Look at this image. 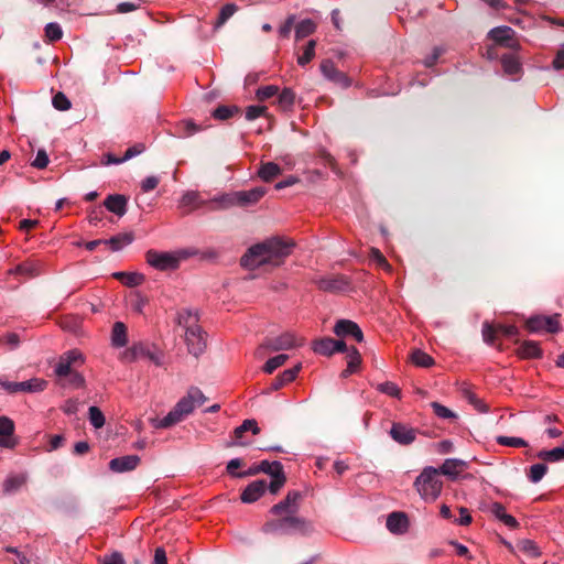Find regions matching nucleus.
Wrapping results in <instances>:
<instances>
[{
  "label": "nucleus",
  "mask_w": 564,
  "mask_h": 564,
  "mask_svg": "<svg viewBox=\"0 0 564 564\" xmlns=\"http://www.w3.org/2000/svg\"><path fill=\"white\" fill-rule=\"evenodd\" d=\"M207 401V398L197 387H191L187 393L178 400L174 408L160 421H154V426L158 429H167L180 422L186 416L192 414L194 410L202 406Z\"/></svg>",
  "instance_id": "f03ea898"
},
{
  "label": "nucleus",
  "mask_w": 564,
  "mask_h": 564,
  "mask_svg": "<svg viewBox=\"0 0 564 564\" xmlns=\"http://www.w3.org/2000/svg\"><path fill=\"white\" fill-rule=\"evenodd\" d=\"M279 94V87L275 85H268L258 88L256 97L259 101H264Z\"/></svg>",
  "instance_id": "3c124183"
},
{
  "label": "nucleus",
  "mask_w": 564,
  "mask_h": 564,
  "mask_svg": "<svg viewBox=\"0 0 564 564\" xmlns=\"http://www.w3.org/2000/svg\"><path fill=\"white\" fill-rule=\"evenodd\" d=\"M111 343L115 347H123L128 343L127 326L122 322H116L111 330Z\"/></svg>",
  "instance_id": "7c9ffc66"
},
{
  "label": "nucleus",
  "mask_w": 564,
  "mask_h": 564,
  "mask_svg": "<svg viewBox=\"0 0 564 564\" xmlns=\"http://www.w3.org/2000/svg\"><path fill=\"white\" fill-rule=\"evenodd\" d=\"M52 104L55 109L61 111L68 110L72 106L69 99L63 93H57L54 95Z\"/></svg>",
  "instance_id": "6e6d98bb"
},
{
  "label": "nucleus",
  "mask_w": 564,
  "mask_h": 564,
  "mask_svg": "<svg viewBox=\"0 0 564 564\" xmlns=\"http://www.w3.org/2000/svg\"><path fill=\"white\" fill-rule=\"evenodd\" d=\"M89 421L95 429H100L105 425V415L99 408L95 405L89 408Z\"/></svg>",
  "instance_id": "09e8293b"
},
{
  "label": "nucleus",
  "mask_w": 564,
  "mask_h": 564,
  "mask_svg": "<svg viewBox=\"0 0 564 564\" xmlns=\"http://www.w3.org/2000/svg\"><path fill=\"white\" fill-rule=\"evenodd\" d=\"M334 333L339 337H354L358 343L364 340V334L357 323L350 319H339L334 326Z\"/></svg>",
  "instance_id": "4468645a"
},
{
  "label": "nucleus",
  "mask_w": 564,
  "mask_h": 564,
  "mask_svg": "<svg viewBox=\"0 0 564 564\" xmlns=\"http://www.w3.org/2000/svg\"><path fill=\"white\" fill-rule=\"evenodd\" d=\"M289 356L281 354L275 357L270 358L263 366V371L265 373H272L276 368L283 366L288 360Z\"/></svg>",
  "instance_id": "49530a36"
},
{
  "label": "nucleus",
  "mask_w": 564,
  "mask_h": 564,
  "mask_svg": "<svg viewBox=\"0 0 564 564\" xmlns=\"http://www.w3.org/2000/svg\"><path fill=\"white\" fill-rule=\"evenodd\" d=\"M134 240L132 231L118 234L110 239H105V245H108L112 251H119L123 247L130 245Z\"/></svg>",
  "instance_id": "bb28decb"
},
{
  "label": "nucleus",
  "mask_w": 564,
  "mask_h": 564,
  "mask_svg": "<svg viewBox=\"0 0 564 564\" xmlns=\"http://www.w3.org/2000/svg\"><path fill=\"white\" fill-rule=\"evenodd\" d=\"M238 199L239 206H248L259 202L267 193L264 187H254L250 191H239Z\"/></svg>",
  "instance_id": "b1692460"
},
{
  "label": "nucleus",
  "mask_w": 564,
  "mask_h": 564,
  "mask_svg": "<svg viewBox=\"0 0 564 564\" xmlns=\"http://www.w3.org/2000/svg\"><path fill=\"white\" fill-rule=\"evenodd\" d=\"M501 64L505 73L508 75H517L521 70L519 58L511 54H505L501 57Z\"/></svg>",
  "instance_id": "f704fd0d"
},
{
  "label": "nucleus",
  "mask_w": 564,
  "mask_h": 564,
  "mask_svg": "<svg viewBox=\"0 0 564 564\" xmlns=\"http://www.w3.org/2000/svg\"><path fill=\"white\" fill-rule=\"evenodd\" d=\"M361 364V356L356 347H350L347 354V367L358 370Z\"/></svg>",
  "instance_id": "5fc2aeb1"
},
{
  "label": "nucleus",
  "mask_w": 564,
  "mask_h": 564,
  "mask_svg": "<svg viewBox=\"0 0 564 564\" xmlns=\"http://www.w3.org/2000/svg\"><path fill=\"white\" fill-rule=\"evenodd\" d=\"M313 350L316 354L323 355V356H330L334 354V339L330 337H324L321 339H317L313 344Z\"/></svg>",
  "instance_id": "e433bc0d"
},
{
  "label": "nucleus",
  "mask_w": 564,
  "mask_h": 564,
  "mask_svg": "<svg viewBox=\"0 0 564 564\" xmlns=\"http://www.w3.org/2000/svg\"><path fill=\"white\" fill-rule=\"evenodd\" d=\"M315 47L316 41L310 40L306 46L304 47L303 54L297 56V64L300 66H305L308 64L315 56Z\"/></svg>",
  "instance_id": "c03bdc74"
},
{
  "label": "nucleus",
  "mask_w": 564,
  "mask_h": 564,
  "mask_svg": "<svg viewBox=\"0 0 564 564\" xmlns=\"http://www.w3.org/2000/svg\"><path fill=\"white\" fill-rule=\"evenodd\" d=\"M517 354L523 359H536L542 357V349L540 348L538 341L524 340L520 343L517 349Z\"/></svg>",
  "instance_id": "5701e85b"
},
{
  "label": "nucleus",
  "mask_w": 564,
  "mask_h": 564,
  "mask_svg": "<svg viewBox=\"0 0 564 564\" xmlns=\"http://www.w3.org/2000/svg\"><path fill=\"white\" fill-rule=\"evenodd\" d=\"M547 469L549 468L545 464H534L530 467L528 477L532 482H539L547 473Z\"/></svg>",
  "instance_id": "de8ad7c7"
},
{
  "label": "nucleus",
  "mask_w": 564,
  "mask_h": 564,
  "mask_svg": "<svg viewBox=\"0 0 564 564\" xmlns=\"http://www.w3.org/2000/svg\"><path fill=\"white\" fill-rule=\"evenodd\" d=\"M145 150V145L143 143H137L130 148H128L122 156V160L128 161L139 154H141Z\"/></svg>",
  "instance_id": "338daca9"
},
{
  "label": "nucleus",
  "mask_w": 564,
  "mask_h": 564,
  "mask_svg": "<svg viewBox=\"0 0 564 564\" xmlns=\"http://www.w3.org/2000/svg\"><path fill=\"white\" fill-rule=\"evenodd\" d=\"M516 32L510 26H497L489 31L488 37L496 44L505 46L510 37L514 36Z\"/></svg>",
  "instance_id": "393cba45"
},
{
  "label": "nucleus",
  "mask_w": 564,
  "mask_h": 564,
  "mask_svg": "<svg viewBox=\"0 0 564 564\" xmlns=\"http://www.w3.org/2000/svg\"><path fill=\"white\" fill-rule=\"evenodd\" d=\"M45 36L47 37V40L50 42H56V41L61 40L63 36V31H62V28L59 26V24L54 23V22L46 24Z\"/></svg>",
  "instance_id": "8fccbe9b"
},
{
  "label": "nucleus",
  "mask_w": 564,
  "mask_h": 564,
  "mask_svg": "<svg viewBox=\"0 0 564 564\" xmlns=\"http://www.w3.org/2000/svg\"><path fill=\"white\" fill-rule=\"evenodd\" d=\"M184 340L188 352L197 358L206 349L207 334L203 330L202 326L198 325L185 330Z\"/></svg>",
  "instance_id": "0eeeda50"
},
{
  "label": "nucleus",
  "mask_w": 564,
  "mask_h": 564,
  "mask_svg": "<svg viewBox=\"0 0 564 564\" xmlns=\"http://www.w3.org/2000/svg\"><path fill=\"white\" fill-rule=\"evenodd\" d=\"M139 464L140 457L138 455H127L111 459L109 468L115 473H126L135 469Z\"/></svg>",
  "instance_id": "f3484780"
},
{
  "label": "nucleus",
  "mask_w": 564,
  "mask_h": 564,
  "mask_svg": "<svg viewBox=\"0 0 564 564\" xmlns=\"http://www.w3.org/2000/svg\"><path fill=\"white\" fill-rule=\"evenodd\" d=\"M259 465V469L261 473L268 474L272 477V480L269 485V490L271 494L275 495L286 482V476L283 470V466L280 462H268L262 460Z\"/></svg>",
  "instance_id": "423d86ee"
},
{
  "label": "nucleus",
  "mask_w": 564,
  "mask_h": 564,
  "mask_svg": "<svg viewBox=\"0 0 564 564\" xmlns=\"http://www.w3.org/2000/svg\"><path fill=\"white\" fill-rule=\"evenodd\" d=\"M269 486L265 480L250 482L241 492L240 499L243 503H252L263 496Z\"/></svg>",
  "instance_id": "2eb2a0df"
},
{
  "label": "nucleus",
  "mask_w": 564,
  "mask_h": 564,
  "mask_svg": "<svg viewBox=\"0 0 564 564\" xmlns=\"http://www.w3.org/2000/svg\"><path fill=\"white\" fill-rule=\"evenodd\" d=\"M42 272V264L36 260H26L20 264H18L14 269L10 271L13 274H20L28 279L39 276Z\"/></svg>",
  "instance_id": "aec40b11"
},
{
  "label": "nucleus",
  "mask_w": 564,
  "mask_h": 564,
  "mask_svg": "<svg viewBox=\"0 0 564 564\" xmlns=\"http://www.w3.org/2000/svg\"><path fill=\"white\" fill-rule=\"evenodd\" d=\"M319 290L324 292L337 293L348 289L349 279L341 274H333L319 278L315 281Z\"/></svg>",
  "instance_id": "9d476101"
},
{
  "label": "nucleus",
  "mask_w": 564,
  "mask_h": 564,
  "mask_svg": "<svg viewBox=\"0 0 564 564\" xmlns=\"http://www.w3.org/2000/svg\"><path fill=\"white\" fill-rule=\"evenodd\" d=\"M321 72L322 74L330 82L338 84L343 87H349L350 80L347 75L340 72L334 64L332 59H324L321 63Z\"/></svg>",
  "instance_id": "ddd939ff"
},
{
  "label": "nucleus",
  "mask_w": 564,
  "mask_h": 564,
  "mask_svg": "<svg viewBox=\"0 0 564 564\" xmlns=\"http://www.w3.org/2000/svg\"><path fill=\"white\" fill-rule=\"evenodd\" d=\"M199 194L197 192H186L181 198L182 207H197L199 205Z\"/></svg>",
  "instance_id": "4d7b16f0"
},
{
  "label": "nucleus",
  "mask_w": 564,
  "mask_h": 564,
  "mask_svg": "<svg viewBox=\"0 0 564 564\" xmlns=\"http://www.w3.org/2000/svg\"><path fill=\"white\" fill-rule=\"evenodd\" d=\"M387 529L393 534H404L409 530V518L404 512L394 511L387 518Z\"/></svg>",
  "instance_id": "dca6fc26"
},
{
  "label": "nucleus",
  "mask_w": 564,
  "mask_h": 564,
  "mask_svg": "<svg viewBox=\"0 0 564 564\" xmlns=\"http://www.w3.org/2000/svg\"><path fill=\"white\" fill-rule=\"evenodd\" d=\"M467 463L458 458H447L438 468L440 475L456 478L465 468Z\"/></svg>",
  "instance_id": "412c9836"
},
{
  "label": "nucleus",
  "mask_w": 564,
  "mask_h": 564,
  "mask_svg": "<svg viewBox=\"0 0 564 564\" xmlns=\"http://www.w3.org/2000/svg\"><path fill=\"white\" fill-rule=\"evenodd\" d=\"M414 487L425 501L436 500L443 488L438 469L431 466L425 467L416 477Z\"/></svg>",
  "instance_id": "20e7f679"
},
{
  "label": "nucleus",
  "mask_w": 564,
  "mask_h": 564,
  "mask_svg": "<svg viewBox=\"0 0 564 564\" xmlns=\"http://www.w3.org/2000/svg\"><path fill=\"white\" fill-rule=\"evenodd\" d=\"M525 327L531 333H538L540 330L557 333L560 330L558 315L532 316L525 322Z\"/></svg>",
  "instance_id": "1a4fd4ad"
},
{
  "label": "nucleus",
  "mask_w": 564,
  "mask_h": 564,
  "mask_svg": "<svg viewBox=\"0 0 564 564\" xmlns=\"http://www.w3.org/2000/svg\"><path fill=\"white\" fill-rule=\"evenodd\" d=\"M26 481L23 475H11L3 482V494L11 495L18 491Z\"/></svg>",
  "instance_id": "72a5a7b5"
},
{
  "label": "nucleus",
  "mask_w": 564,
  "mask_h": 564,
  "mask_svg": "<svg viewBox=\"0 0 564 564\" xmlns=\"http://www.w3.org/2000/svg\"><path fill=\"white\" fill-rule=\"evenodd\" d=\"M143 354H140V358H148L156 366L162 365V356L155 351H152L148 346L142 344Z\"/></svg>",
  "instance_id": "0e129e2a"
},
{
  "label": "nucleus",
  "mask_w": 564,
  "mask_h": 564,
  "mask_svg": "<svg viewBox=\"0 0 564 564\" xmlns=\"http://www.w3.org/2000/svg\"><path fill=\"white\" fill-rule=\"evenodd\" d=\"M140 354H143L142 344H137L133 345L131 348L127 349L123 352L122 358L126 361L132 362L140 358Z\"/></svg>",
  "instance_id": "bf43d9fd"
},
{
  "label": "nucleus",
  "mask_w": 564,
  "mask_h": 564,
  "mask_svg": "<svg viewBox=\"0 0 564 564\" xmlns=\"http://www.w3.org/2000/svg\"><path fill=\"white\" fill-rule=\"evenodd\" d=\"M282 169L274 162L262 163L259 167L258 175L264 182H271L281 175Z\"/></svg>",
  "instance_id": "c756f323"
},
{
  "label": "nucleus",
  "mask_w": 564,
  "mask_h": 564,
  "mask_svg": "<svg viewBox=\"0 0 564 564\" xmlns=\"http://www.w3.org/2000/svg\"><path fill=\"white\" fill-rule=\"evenodd\" d=\"M267 111L265 106H249L246 110V119L251 121L260 116H263Z\"/></svg>",
  "instance_id": "69168bd1"
},
{
  "label": "nucleus",
  "mask_w": 564,
  "mask_h": 564,
  "mask_svg": "<svg viewBox=\"0 0 564 564\" xmlns=\"http://www.w3.org/2000/svg\"><path fill=\"white\" fill-rule=\"evenodd\" d=\"M538 457L544 462H550V463L564 460V447L560 446V447H555L550 451H546V449L540 451L538 453Z\"/></svg>",
  "instance_id": "4c0bfd02"
},
{
  "label": "nucleus",
  "mask_w": 564,
  "mask_h": 564,
  "mask_svg": "<svg viewBox=\"0 0 564 564\" xmlns=\"http://www.w3.org/2000/svg\"><path fill=\"white\" fill-rule=\"evenodd\" d=\"M282 110H289L295 102V93L291 88H284L279 95L276 100Z\"/></svg>",
  "instance_id": "58836bf2"
},
{
  "label": "nucleus",
  "mask_w": 564,
  "mask_h": 564,
  "mask_svg": "<svg viewBox=\"0 0 564 564\" xmlns=\"http://www.w3.org/2000/svg\"><path fill=\"white\" fill-rule=\"evenodd\" d=\"M297 345H302V340L297 343L296 337L291 333H284L278 337L265 338L262 345L257 349V354L260 355L263 349L271 351L288 350Z\"/></svg>",
  "instance_id": "6e6552de"
},
{
  "label": "nucleus",
  "mask_w": 564,
  "mask_h": 564,
  "mask_svg": "<svg viewBox=\"0 0 564 564\" xmlns=\"http://www.w3.org/2000/svg\"><path fill=\"white\" fill-rule=\"evenodd\" d=\"M147 262L156 270H175L180 265V258L172 252H161L150 249L145 253Z\"/></svg>",
  "instance_id": "39448f33"
},
{
  "label": "nucleus",
  "mask_w": 564,
  "mask_h": 564,
  "mask_svg": "<svg viewBox=\"0 0 564 564\" xmlns=\"http://www.w3.org/2000/svg\"><path fill=\"white\" fill-rule=\"evenodd\" d=\"M104 564H126L124 558L120 552H113L110 555H105Z\"/></svg>",
  "instance_id": "774afa93"
},
{
  "label": "nucleus",
  "mask_w": 564,
  "mask_h": 564,
  "mask_svg": "<svg viewBox=\"0 0 564 564\" xmlns=\"http://www.w3.org/2000/svg\"><path fill=\"white\" fill-rule=\"evenodd\" d=\"M518 549L529 557H538L541 554L539 546L532 540H521L518 543Z\"/></svg>",
  "instance_id": "a18cd8bd"
},
{
  "label": "nucleus",
  "mask_w": 564,
  "mask_h": 564,
  "mask_svg": "<svg viewBox=\"0 0 564 564\" xmlns=\"http://www.w3.org/2000/svg\"><path fill=\"white\" fill-rule=\"evenodd\" d=\"M497 443L502 446L527 447L528 443L521 437L498 436Z\"/></svg>",
  "instance_id": "603ef678"
},
{
  "label": "nucleus",
  "mask_w": 564,
  "mask_h": 564,
  "mask_svg": "<svg viewBox=\"0 0 564 564\" xmlns=\"http://www.w3.org/2000/svg\"><path fill=\"white\" fill-rule=\"evenodd\" d=\"M50 160L45 150L40 149L36 153V158L32 162V166L39 170H43L47 166Z\"/></svg>",
  "instance_id": "680f3d73"
},
{
  "label": "nucleus",
  "mask_w": 564,
  "mask_h": 564,
  "mask_svg": "<svg viewBox=\"0 0 564 564\" xmlns=\"http://www.w3.org/2000/svg\"><path fill=\"white\" fill-rule=\"evenodd\" d=\"M128 198L121 194H110L104 200V206L110 213L122 217L127 213Z\"/></svg>",
  "instance_id": "a211bd4d"
},
{
  "label": "nucleus",
  "mask_w": 564,
  "mask_h": 564,
  "mask_svg": "<svg viewBox=\"0 0 564 564\" xmlns=\"http://www.w3.org/2000/svg\"><path fill=\"white\" fill-rule=\"evenodd\" d=\"M218 202L220 203L223 208H229L232 206H239L238 193H231L223 195Z\"/></svg>",
  "instance_id": "e2e57ef3"
},
{
  "label": "nucleus",
  "mask_w": 564,
  "mask_h": 564,
  "mask_svg": "<svg viewBox=\"0 0 564 564\" xmlns=\"http://www.w3.org/2000/svg\"><path fill=\"white\" fill-rule=\"evenodd\" d=\"M248 431H251L253 435H258L260 433V429L254 419L245 420L241 423V425L237 426L234 430L235 442L232 443V445L245 446L246 444L243 442H241V438L243 437L245 433Z\"/></svg>",
  "instance_id": "4be33fe9"
},
{
  "label": "nucleus",
  "mask_w": 564,
  "mask_h": 564,
  "mask_svg": "<svg viewBox=\"0 0 564 564\" xmlns=\"http://www.w3.org/2000/svg\"><path fill=\"white\" fill-rule=\"evenodd\" d=\"M14 423L7 416H0V446L11 448L15 445L12 436Z\"/></svg>",
  "instance_id": "6ab92c4d"
},
{
  "label": "nucleus",
  "mask_w": 564,
  "mask_h": 564,
  "mask_svg": "<svg viewBox=\"0 0 564 564\" xmlns=\"http://www.w3.org/2000/svg\"><path fill=\"white\" fill-rule=\"evenodd\" d=\"M432 409L434 410V413L442 419H453L456 417L455 413L452 412L446 406L442 405L438 402H432L431 403Z\"/></svg>",
  "instance_id": "052dcab7"
},
{
  "label": "nucleus",
  "mask_w": 564,
  "mask_h": 564,
  "mask_svg": "<svg viewBox=\"0 0 564 564\" xmlns=\"http://www.w3.org/2000/svg\"><path fill=\"white\" fill-rule=\"evenodd\" d=\"M239 113L240 108L238 106L219 105L212 111V117L216 120L225 121Z\"/></svg>",
  "instance_id": "2f4dec72"
},
{
  "label": "nucleus",
  "mask_w": 564,
  "mask_h": 564,
  "mask_svg": "<svg viewBox=\"0 0 564 564\" xmlns=\"http://www.w3.org/2000/svg\"><path fill=\"white\" fill-rule=\"evenodd\" d=\"M276 519L267 521L262 531L264 533L308 534L312 531V524L296 513L276 516Z\"/></svg>",
  "instance_id": "7ed1b4c3"
},
{
  "label": "nucleus",
  "mask_w": 564,
  "mask_h": 564,
  "mask_svg": "<svg viewBox=\"0 0 564 564\" xmlns=\"http://www.w3.org/2000/svg\"><path fill=\"white\" fill-rule=\"evenodd\" d=\"M389 434L391 438L400 445H410L415 441L417 430L406 424L394 422L392 423Z\"/></svg>",
  "instance_id": "f8f14e48"
},
{
  "label": "nucleus",
  "mask_w": 564,
  "mask_h": 564,
  "mask_svg": "<svg viewBox=\"0 0 564 564\" xmlns=\"http://www.w3.org/2000/svg\"><path fill=\"white\" fill-rule=\"evenodd\" d=\"M112 276L122 284L133 288L140 285L144 281V275L138 272H115Z\"/></svg>",
  "instance_id": "c85d7f7f"
},
{
  "label": "nucleus",
  "mask_w": 564,
  "mask_h": 564,
  "mask_svg": "<svg viewBox=\"0 0 564 564\" xmlns=\"http://www.w3.org/2000/svg\"><path fill=\"white\" fill-rule=\"evenodd\" d=\"M316 30V24L311 19L302 20L296 26H295V39L296 41H300L311 34H313Z\"/></svg>",
  "instance_id": "c9c22d12"
},
{
  "label": "nucleus",
  "mask_w": 564,
  "mask_h": 564,
  "mask_svg": "<svg viewBox=\"0 0 564 564\" xmlns=\"http://www.w3.org/2000/svg\"><path fill=\"white\" fill-rule=\"evenodd\" d=\"M199 316L197 312H193L191 310H182L177 312L176 315V323L177 325L184 327L185 330L189 329L191 327L198 326Z\"/></svg>",
  "instance_id": "cd10ccee"
},
{
  "label": "nucleus",
  "mask_w": 564,
  "mask_h": 564,
  "mask_svg": "<svg viewBox=\"0 0 564 564\" xmlns=\"http://www.w3.org/2000/svg\"><path fill=\"white\" fill-rule=\"evenodd\" d=\"M72 366L73 365H70V361H68V359L64 358V356L62 355L56 365L55 373L61 378L67 377L69 373L73 372Z\"/></svg>",
  "instance_id": "13d9d810"
},
{
  "label": "nucleus",
  "mask_w": 564,
  "mask_h": 564,
  "mask_svg": "<svg viewBox=\"0 0 564 564\" xmlns=\"http://www.w3.org/2000/svg\"><path fill=\"white\" fill-rule=\"evenodd\" d=\"M238 10V7L235 3L225 4L218 15V19L215 23V28L218 29L224 25L229 18H231Z\"/></svg>",
  "instance_id": "37998d69"
},
{
  "label": "nucleus",
  "mask_w": 564,
  "mask_h": 564,
  "mask_svg": "<svg viewBox=\"0 0 564 564\" xmlns=\"http://www.w3.org/2000/svg\"><path fill=\"white\" fill-rule=\"evenodd\" d=\"M202 130H203V128L200 126L196 124L191 119L183 120V121L178 122L176 126V133L181 138L192 137L193 134H195Z\"/></svg>",
  "instance_id": "473e14b6"
},
{
  "label": "nucleus",
  "mask_w": 564,
  "mask_h": 564,
  "mask_svg": "<svg viewBox=\"0 0 564 564\" xmlns=\"http://www.w3.org/2000/svg\"><path fill=\"white\" fill-rule=\"evenodd\" d=\"M412 362L417 367L429 368L434 365V359L426 352L415 349L411 355Z\"/></svg>",
  "instance_id": "79ce46f5"
},
{
  "label": "nucleus",
  "mask_w": 564,
  "mask_h": 564,
  "mask_svg": "<svg viewBox=\"0 0 564 564\" xmlns=\"http://www.w3.org/2000/svg\"><path fill=\"white\" fill-rule=\"evenodd\" d=\"M301 370V364L296 365L295 367L291 369L284 370L281 375H279L274 380L271 382V390L276 391L281 389L283 386H285L289 382H292L299 371Z\"/></svg>",
  "instance_id": "a878e982"
},
{
  "label": "nucleus",
  "mask_w": 564,
  "mask_h": 564,
  "mask_svg": "<svg viewBox=\"0 0 564 564\" xmlns=\"http://www.w3.org/2000/svg\"><path fill=\"white\" fill-rule=\"evenodd\" d=\"M18 392H35L42 391L46 387V381L42 379H31L23 382H18Z\"/></svg>",
  "instance_id": "ea45409f"
},
{
  "label": "nucleus",
  "mask_w": 564,
  "mask_h": 564,
  "mask_svg": "<svg viewBox=\"0 0 564 564\" xmlns=\"http://www.w3.org/2000/svg\"><path fill=\"white\" fill-rule=\"evenodd\" d=\"M301 498H302V495L300 491H296V490L289 491L286 497L282 501L272 506V508L270 509V512L273 516L297 513L299 501L301 500Z\"/></svg>",
  "instance_id": "9b49d317"
},
{
  "label": "nucleus",
  "mask_w": 564,
  "mask_h": 564,
  "mask_svg": "<svg viewBox=\"0 0 564 564\" xmlns=\"http://www.w3.org/2000/svg\"><path fill=\"white\" fill-rule=\"evenodd\" d=\"M377 389L380 392L386 393L390 397H394L398 399L401 398V390L399 389V387L395 383H393L391 381H386V382L378 384Z\"/></svg>",
  "instance_id": "864d4df0"
},
{
  "label": "nucleus",
  "mask_w": 564,
  "mask_h": 564,
  "mask_svg": "<svg viewBox=\"0 0 564 564\" xmlns=\"http://www.w3.org/2000/svg\"><path fill=\"white\" fill-rule=\"evenodd\" d=\"M481 335H482V339L486 344H488L490 346H496V339H497V335H498L497 325H494L489 322H484Z\"/></svg>",
  "instance_id": "a19ab883"
},
{
  "label": "nucleus",
  "mask_w": 564,
  "mask_h": 564,
  "mask_svg": "<svg viewBox=\"0 0 564 564\" xmlns=\"http://www.w3.org/2000/svg\"><path fill=\"white\" fill-rule=\"evenodd\" d=\"M292 243L280 238L267 239L263 242L250 247L241 257V267L253 270L264 264L280 265L285 257L291 253Z\"/></svg>",
  "instance_id": "f257e3e1"
}]
</instances>
